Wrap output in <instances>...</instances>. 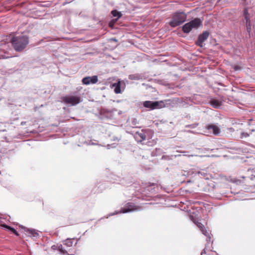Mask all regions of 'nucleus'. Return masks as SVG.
<instances>
[{"label": "nucleus", "mask_w": 255, "mask_h": 255, "mask_svg": "<svg viewBox=\"0 0 255 255\" xmlns=\"http://www.w3.org/2000/svg\"><path fill=\"white\" fill-rule=\"evenodd\" d=\"M209 36V32L205 31L201 34L198 36V39L196 41V44L200 47H203V43L207 39Z\"/></svg>", "instance_id": "0eeeda50"}, {"label": "nucleus", "mask_w": 255, "mask_h": 255, "mask_svg": "<svg viewBox=\"0 0 255 255\" xmlns=\"http://www.w3.org/2000/svg\"><path fill=\"white\" fill-rule=\"evenodd\" d=\"M111 88L115 87L114 92L116 94H119L121 92V82L119 81L118 83H114L111 85Z\"/></svg>", "instance_id": "9b49d317"}, {"label": "nucleus", "mask_w": 255, "mask_h": 255, "mask_svg": "<svg viewBox=\"0 0 255 255\" xmlns=\"http://www.w3.org/2000/svg\"><path fill=\"white\" fill-rule=\"evenodd\" d=\"M98 81L97 76H93L92 77H86L83 78L82 82L84 85H89L90 84H95Z\"/></svg>", "instance_id": "1a4fd4ad"}, {"label": "nucleus", "mask_w": 255, "mask_h": 255, "mask_svg": "<svg viewBox=\"0 0 255 255\" xmlns=\"http://www.w3.org/2000/svg\"><path fill=\"white\" fill-rule=\"evenodd\" d=\"M141 209V207L138 206H136L132 203H128L127 205V208H123L122 209L121 213H126L127 212L139 210Z\"/></svg>", "instance_id": "6e6552de"}, {"label": "nucleus", "mask_w": 255, "mask_h": 255, "mask_svg": "<svg viewBox=\"0 0 255 255\" xmlns=\"http://www.w3.org/2000/svg\"><path fill=\"white\" fill-rule=\"evenodd\" d=\"M143 106L146 108H148L151 110L154 109H161L164 106V104L163 101H155L152 102L150 101H146L143 103Z\"/></svg>", "instance_id": "39448f33"}, {"label": "nucleus", "mask_w": 255, "mask_h": 255, "mask_svg": "<svg viewBox=\"0 0 255 255\" xmlns=\"http://www.w3.org/2000/svg\"><path fill=\"white\" fill-rule=\"evenodd\" d=\"M210 103L215 108H219L222 105V102L218 100H212L211 101Z\"/></svg>", "instance_id": "f8f14e48"}, {"label": "nucleus", "mask_w": 255, "mask_h": 255, "mask_svg": "<svg viewBox=\"0 0 255 255\" xmlns=\"http://www.w3.org/2000/svg\"><path fill=\"white\" fill-rule=\"evenodd\" d=\"M59 250L61 251V252H62V253H64V251H63L62 249H59Z\"/></svg>", "instance_id": "a878e982"}, {"label": "nucleus", "mask_w": 255, "mask_h": 255, "mask_svg": "<svg viewBox=\"0 0 255 255\" xmlns=\"http://www.w3.org/2000/svg\"><path fill=\"white\" fill-rule=\"evenodd\" d=\"M202 21L198 18H195L185 24L182 27V30L184 33H189L192 29L198 28L199 26H202Z\"/></svg>", "instance_id": "7ed1b4c3"}, {"label": "nucleus", "mask_w": 255, "mask_h": 255, "mask_svg": "<svg viewBox=\"0 0 255 255\" xmlns=\"http://www.w3.org/2000/svg\"><path fill=\"white\" fill-rule=\"evenodd\" d=\"M136 135L140 137V140H144L146 139V135L144 133H136Z\"/></svg>", "instance_id": "dca6fc26"}, {"label": "nucleus", "mask_w": 255, "mask_h": 255, "mask_svg": "<svg viewBox=\"0 0 255 255\" xmlns=\"http://www.w3.org/2000/svg\"><path fill=\"white\" fill-rule=\"evenodd\" d=\"M205 128L208 131L209 133H213L215 135H219L221 132L220 128L215 124H208L205 126Z\"/></svg>", "instance_id": "423d86ee"}, {"label": "nucleus", "mask_w": 255, "mask_h": 255, "mask_svg": "<svg viewBox=\"0 0 255 255\" xmlns=\"http://www.w3.org/2000/svg\"><path fill=\"white\" fill-rule=\"evenodd\" d=\"M2 226L7 229H8V230L10 231L12 233H13L14 234H15L16 236H19V234L18 233H17V232L13 228L10 227V226H8L6 225H2Z\"/></svg>", "instance_id": "ddd939ff"}, {"label": "nucleus", "mask_w": 255, "mask_h": 255, "mask_svg": "<svg viewBox=\"0 0 255 255\" xmlns=\"http://www.w3.org/2000/svg\"><path fill=\"white\" fill-rule=\"evenodd\" d=\"M23 124H24V123L22 122L21 125H23Z\"/></svg>", "instance_id": "cd10ccee"}, {"label": "nucleus", "mask_w": 255, "mask_h": 255, "mask_svg": "<svg viewBox=\"0 0 255 255\" xmlns=\"http://www.w3.org/2000/svg\"><path fill=\"white\" fill-rule=\"evenodd\" d=\"M28 232L33 237H36L38 234L34 230H28Z\"/></svg>", "instance_id": "a211bd4d"}, {"label": "nucleus", "mask_w": 255, "mask_h": 255, "mask_svg": "<svg viewBox=\"0 0 255 255\" xmlns=\"http://www.w3.org/2000/svg\"><path fill=\"white\" fill-rule=\"evenodd\" d=\"M244 16L245 19L246 20V24H248V23H250V19L249 17V14L248 13V10L247 9H245L244 10Z\"/></svg>", "instance_id": "2eb2a0df"}, {"label": "nucleus", "mask_w": 255, "mask_h": 255, "mask_svg": "<svg viewBox=\"0 0 255 255\" xmlns=\"http://www.w3.org/2000/svg\"><path fill=\"white\" fill-rule=\"evenodd\" d=\"M111 13L113 16L117 17L118 18L121 17L122 16V13L117 10H112Z\"/></svg>", "instance_id": "4468645a"}, {"label": "nucleus", "mask_w": 255, "mask_h": 255, "mask_svg": "<svg viewBox=\"0 0 255 255\" xmlns=\"http://www.w3.org/2000/svg\"><path fill=\"white\" fill-rule=\"evenodd\" d=\"M61 100L64 103L70 106H75L82 101L80 96L73 95L62 97Z\"/></svg>", "instance_id": "20e7f679"}, {"label": "nucleus", "mask_w": 255, "mask_h": 255, "mask_svg": "<svg viewBox=\"0 0 255 255\" xmlns=\"http://www.w3.org/2000/svg\"><path fill=\"white\" fill-rule=\"evenodd\" d=\"M10 42L16 51H22L24 50L29 43V38L26 35H19L13 36L10 40Z\"/></svg>", "instance_id": "f257e3e1"}, {"label": "nucleus", "mask_w": 255, "mask_h": 255, "mask_svg": "<svg viewBox=\"0 0 255 255\" xmlns=\"http://www.w3.org/2000/svg\"><path fill=\"white\" fill-rule=\"evenodd\" d=\"M74 224H75V222L73 221H71V222H70L68 224V225H73Z\"/></svg>", "instance_id": "4be33fe9"}, {"label": "nucleus", "mask_w": 255, "mask_h": 255, "mask_svg": "<svg viewBox=\"0 0 255 255\" xmlns=\"http://www.w3.org/2000/svg\"><path fill=\"white\" fill-rule=\"evenodd\" d=\"M251 22L248 23L247 24V30L248 32V33L250 34L251 31Z\"/></svg>", "instance_id": "6ab92c4d"}, {"label": "nucleus", "mask_w": 255, "mask_h": 255, "mask_svg": "<svg viewBox=\"0 0 255 255\" xmlns=\"http://www.w3.org/2000/svg\"><path fill=\"white\" fill-rule=\"evenodd\" d=\"M199 125L198 123H194L191 125H187L185 126V128H197Z\"/></svg>", "instance_id": "f3484780"}, {"label": "nucleus", "mask_w": 255, "mask_h": 255, "mask_svg": "<svg viewBox=\"0 0 255 255\" xmlns=\"http://www.w3.org/2000/svg\"><path fill=\"white\" fill-rule=\"evenodd\" d=\"M194 222L197 225V226L200 229V231L202 232L203 234H204L206 236H208L209 235L208 232L205 230L204 226L201 223L195 221H194Z\"/></svg>", "instance_id": "9d476101"}, {"label": "nucleus", "mask_w": 255, "mask_h": 255, "mask_svg": "<svg viewBox=\"0 0 255 255\" xmlns=\"http://www.w3.org/2000/svg\"><path fill=\"white\" fill-rule=\"evenodd\" d=\"M186 18L187 15L185 13L176 12L173 14L172 19L169 24L171 27H175L183 23L186 20Z\"/></svg>", "instance_id": "f03ea898"}, {"label": "nucleus", "mask_w": 255, "mask_h": 255, "mask_svg": "<svg viewBox=\"0 0 255 255\" xmlns=\"http://www.w3.org/2000/svg\"><path fill=\"white\" fill-rule=\"evenodd\" d=\"M7 58L6 57H4L3 56V55H0V59H1V58Z\"/></svg>", "instance_id": "393cba45"}, {"label": "nucleus", "mask_w": 255, "mask_h": 255, "mask_svg": "<svg viewBox=\"0 0 255 255\" xmlns=\"http://www.w3.org/2000/svg\"><path fill=\"white\" fill-rule=\"evenodd\" d=\"M234 69H235V70H239V69H240V67H239V66H235V67H234Z\"/></svg>", "instance_id": "5701e85b"}, {"label": "nucleus", "mask_w": 255, "mask_h": 255, "mask_svg": "<svg viewBox=\"0 0 255 255\" xmlns=\"http://www.w3.org/2000/svg\"><path fill=\"white\" fill-rule=\"evenodd\" d=\"M23 124H24V123L22 122L21 125H23Z\"/></svg>", "instance_id": "bb28decb"}, {"label": "nucleus", "mask_w": 255, "mask_h": 255, "mask_svg": "<svg viewBox=\"0 0 255 255\" xmlns=\"http://www.w3.org/2000/svg\"><path fill=\"white\" fill-rule=\"evenodd\" d=\"M117 20V19H113L112 21H111L109 23V26L110 27H112L113 26L114 23Z\"/></svg>", "instance_id": "aec40b11"}, {"label": "nucleus", "mask_w": 255, "mask_h": 255, "mask_svg": "<svg viewBox=\"0 0 255 255\" xmlns=\"http://www.w3.org/2000/svg\"><path fill=\"white\" fill-rule=\"evenodd\" d=\"M206 254V250H205V249H204L203 250V251L201 252V255H204Z\"/></svg>", "instance_id": "412c9836"}, {"label": "nucleus", "mask_w": 255, "mask_h": 255, "mask_svg": "<svg viewBox=\"0 0 255 255\" xmlns=\"http://www.w3.org/2000/svg\"><path fill=\"white\" fill-rule=\"evenodd\" d=\"M251 171L252 172H253V171L255 172V168H253V169H250H250H248V171Z\"/></svg>", "instance_id": "b1692460"}]
</instances>
